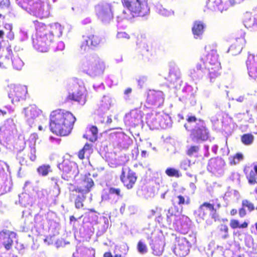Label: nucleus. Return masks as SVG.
Returning <instances> with one entry per match:
<instances>
[{"mask_svg": "<svg viewBox=\"0 0 257 257\" xmlns=\"http://www.w3.org/2000/svg\"><path fill=\"white\" fill-rule=\"evenodd\" d=\"M63 29L64 28L58 23L47 26L44 24H39L36 27V35L32 37L34 48L38 52H48L55 37L60 38L62 35Z\"/></svg>", "mask_w": 257, "mask_h": 257, "instance_id": "nucleus-1", "label": "nucleus"}, {"mask_svg": "<svg viewBox=\"0 0 257 257\" xmlns=\"http://www.w3.org/2000/svg\"><path fill=\"white\" fill-rule=\"evenodd\" d=\"M75 121L76 118L71 112L65 110H56L50 114V129L57 135L66 136L71 132Z\"/></svg>", "mask_w": 257, "mask_h": 257, "instance_id": "nucleus-2", "label": "nucleus"}, {"mask_svg": "<svg viewBox=\"0 0 257 257\" xmlns=\"http://www.w3.org/2000/svg\"><path fill=\"white\" fill-rule=\"evenodd\" d=\"M126 10L116 17L117 27L124 20H132L135 17H145L150 14L148 0H121Z\"/></svg>", "mask_w": 257, "mask_h": 257, "instance_id": "nucleus-3", "label": "nucleus"}, {"mask_svg": "<svg viewBox=\"0 0 257 257\" xmlns=\"http://www.w3.org/2000/svg\"><path fill=\"white\" fill-rule=\"evenodd\" d=\"M78 68L80 71L93 77L103 73L105 65L97 54L93 53L83 57L78 64Z\"/></svg>", "mask_w": 257, "mask_h": 257, "instance_id": "nucleus-4", "label": "nucleus"}, {"mask_svg": "<svg viewBox=\"0 0 257 257\" xmlns=\"http://www.w3.org/2000/svg\"><path fill=\"white\" fill-rule=\"evenodd\" d=\"M165 211L168 225L182 234H186L188 232L190 220L187 216L182 215L177 206H172Z\"/></svg>", "mask_w": 257, "mask_h": 257, "instance_id": "nucleus-5", "label": "nucleus"}, {"mask_svg": "<svg viewBox=\"0 0 257 257\" xmlns=\"http://www.w3.org/2000/svg\"><path fill=\"white\" fill-rule=\"evenodd\" d=\"M17 4L31 15L42 19L50 15V6L42 0H16Z\"/></svg>", "mask_w": 257, "mask_h": 257, "instance_id": "nucleus-6", "label": "nucleus"}, {"mask_svg": "<svg viewBox=\"0 0 257 257\" xmlns=\"http://www.w3.org/2000/svg\"><path fill=\"white\" fill-rule=\"evenodd\" d=\"M188 123L194 125V127L191 131L190 137L192 141L200 143L207 140L209 138V133L206 127L205 122L199 119H197L195 116H188L187 118Z\"/></svg>", "mask_w": 257, "mask_h": 257, "instance_id": "nucleus-7", "label": "nucleus"}, {"mask_svg": "<svg viewBox=\"0 0 257 257\" xmlns=\"http://www.w3.org/2000/svg\"><path fill=\"white\" fill-rule=\"evenodd\" d=\"M200 61L208 70V77L210 81L212 82V80L218 76V71L220 69L216 50H210L204 57L201 58Z\"/></svg>", "mask_w": 257, "mask_h": 257, "instance_id": "nucleus-8", "label": "nucleus"}, {"mask_svg": "<svg viewBox=\"0 0 257 257\" xmlns=\"http://www.w3.org/2000/svg\"><path fill=\"white\" fill-rule=\"evenodd\" d=\"M58 167L62 172V178L66 181L74 179L79 173L77 164L68 159L64 160L61 163H59Z\"/></svg>", "mask_w": 257, "mask_h": 257, "instance_id": "nucleus-9", "label": "nucleus"}, {"mask_svg": "<svg viewBox=\"0 0 257 257\" xmlns=\"http://www.w3.org/2000/svg\"><path fill=\"white\" fill-rule=\"evenodd\" d=\"M112 4L101 3L95 6V12L98 19L104 24H109L113 18Z\"/></svg>", "mask_w": 257, "mask_h": 257, "instance_id": "nucleus-10", "label": "nucleus"}, {"mask_svg": "<svg viewBox=\"0 0 257 257\" xmlns=\"http://www.w3.org/2000/svg\"><path fill=\"white\" fill-rule=\"evenodd\" d=\"M103 42L104 38L98 35H90L88 36H83L80 49L81 51L83 52H87L90 49L95 50Z\"/></svg>", "mask_w": 257, "mask_h": 257, "instance_id": "nucleus-11", "label": "nucleus"}, {"mask_svg": "<svg viewBox=\"0 0 257 257\" xmlns=\"http://www.w3.org/2000/svg\"><path fill=\"white\" fill-rule=\"evenodd\" d=\"M194 215L198 222H200L201 220L206 219L208 215H210L215 221L218 218L214 205L207 202L204 203L197 210H195Z\"/></svg>", "mask_w": 257, "mask_h": 257, "instance_id": "nucleus-12", "label": "nucleus"}, {"mask_svg": "<svg viewBox=\"0 0 257 257\" xmlns=\"http://www.w3.org/2000/svg\"><path fill=\"white\" fill-rule=\"evenodd\" d=\"M169 72L165 79L173 85L174 88H177L181 86L182 82L181 72L179 68L174 62L169 63Z\"/></svg>", "mask_w": 257, "mask_h": 257, "instance_id": "nucleus-13", "label": "nucleus"}, {"mask_svg": "<svg viewBox=\"0 0 257 257\" xmlns=\"http://www.w3.org/2000/svg\"><path fill=\"white\" fill-rule=\"evenodd\" d=\"M27 93V88L26 86L12 85L8 96L12 103L15 104L21 100H25Z\"/></svg>", "mask_w": 257, "mask_h": 257, "instance_id": "nucleus-14", "label": "nucleus"}, {"mask_svg": "<svg viewBox=\"0 0 257 257\" xmlns=\"http://www.w3.org/2000/svg\"><path fill=\"white\" fill-rule=\"evenodd\" d=\"M225 163L221 158L216 157L209 160L207 170L217 177H220L224 174Z\"/></svg>", "mask_w": 257, "mask_h": 257, "instance_id": "nucleus-15", "label": "nucleus"}, {"mask_svg": "<svg viewBox=\"0 0 257 257\" xmlns=\"http://www.w3.org/2000/svg\"><path fill=\"white\" fill-rule=\"evenodd\" d=\"M32 184H33L30 181H26L25 183L24 189L26 190H28L32 188L34 191L36 192L38 199V205L41 209H42L48 203V192L46 189L38 190L37 187H33Z\"/></svg>", "mask_w": 257, "mask_h": 257, "instance_id": "nucleus-16", "label": "nucleus"}, {"mask_svg": "<svg viewBox=\"0 0 257 257\" xmlns=\"http://www.w3.org/2000/svg\"><path fill=\"white\" fill-rule=\"evenodd\" d=\"M143 112L139 109L132 110L125 114L124 122L126 125L132 127L141 125L143 123Z\"/></svg>", "mask_w": 257, "mask_h": 257, "instance_id": "nucleus-17", "label": "nucleus"}, {"mask_svg": "<svg viewBox=\"0 0 257 257\" xmlns=\"http://www.w3.org/2000/svg\"><path fill=\"white\" fill-rule=\"evenodd\" d=\"M94 186V183L91 177V175L88 174L85 175L82 178L79 185L76 188L71 189L70 190H75L81 194L86 195L89 193Z\"/></svg>", "mask_w": 257, "mask_h": 257, "instance_id": "nucleus-18", "label": "nucleus"}, {"mask_svg": "<svg viewBox=\"0 0 257 257\" xmlns=\"http://www.w3.org/2000/svg\"><path fill=\"white\" fill-rule=\"evenodd\" d=\"M75 90L71 93L69 92L67 96L69 100L77 102L79 104L83 105L86 101V91L85 88L82 86L76 84L74 86Z\"/></svg>", "mask_w": 257, "mask_h": 257, "instance_id": "nucleus-19", "label": "nucleus"}, {"mask_svg": "<svg viewBox=\"0 0 257 257\" xmlns=\"http://www.w3.org/2000/svg\"><path fill=\"white\" fill-rule=\"evenodd\" d=\"M120 180L127 189L133 188L137 180L136 173L127 167L123 168Z\"/></svg>", "mask_w": 257, "mask_h": 257, "instance_id": "nucleus-20", "label": "nucleus"}, {"mask_svg": "<svg viewBox=\"0 0 257 257\" xmlns=\"http://www.w3.org/2000/svg\"><path fill=\"white\" fill-rule=\"evenodd\" d=\"M164 94L161 91L150 90L148 92L147 102L157 107L160 106L164 102Z\"/></svg>", "mask_w": 257, "mask_h": 257, "instance_id": "nucleus-21", "label": "nucleus"}, {"mask_svg": "<svg viewBox=\"0 0 257 257\" xmlns=\"http://www.w3.org/2000/svg\"><path fill=\"white\" fill-rule=\"evenodd\" d=\"M207 73L208 75V70L201 61L198 62L195 66L190 69L189 71V76L194 81L200 80Z\"/></svg>", "mask_w": 257, "mask_h": 257, "instance_id": "nucleus-22", "label": "nucleus"}, {"mask_svg": "<svg viewBox=\"0 0 257 257\" xmlns=\"http://www.w3.org/2000/svg\"><path fill=\"white\" fill-rule=\"evenodd\" d=\"M27 123L32 126L36 118L41 114V110L35 105H31L24 109Z\"/></svg>", "mask_w": 257, "mask_h": 257, "instance_id": "nucleus-23", "label": "nucleus"}, {"mask_svg": "<svg viewBox=\"0 0 257 257\" xmlns=\"http://www.w3.org/2000/svg\"><path fill=\"white\" fill-rule=\"evenodd\" d=\"M249 76L255 79L257 78V55L250 54L246 61Z\"/></svg>", "mask_w": 257, "mask_h": 257, "instance_id": "nucleus-24", "label": "nucleus"}, {"mask_svg": "<svg viewBox=\"0 0 257 257\" xmlns=\"http://www.w3.org/2000/svg\"><path fill=\"white\" fill-rule=\"evenodd\" d=\"M16 235L15 232L7 230L0 232V239L7 250H9L12 247Z\"/></svg>", "mask_w": 257, "mask_h": 257, "instance_id": "nucleus-25", "label": "nucleus"}, {"mask_svg": "<svg viewBox=\"0 0 257 257\" xmlns=\"http://www.w3.org/2000/svg\"><path fill=\"white\" fill-rule=\"evenodd\" d=\"M114 101L110 94L103 95L98 104V110L102 113L107 112L113 105Z\"/></svg>", "mask_w": 257, "mask_h": 257, "instance_id": "nucleus-26", "label": "nucleus"}, {"mask_svg": "<svg viewBox=\"0 0 257 257\" xmlns=\"http://www.w3.org/2000/svg\"><path fill=\"white\" fill-rule=\"evenodd\" d=\"M161 114L160 113H148L146 115V122L150 129H159L160 127L159 123Z\"/></svg>", "mask_w": 257, "mask_h": 257, "instance_id": "nucleus-27", "label": "nucleus"}, {"mask_svg": "<svg viewBox=\"0 0 257 257\" xmlns=\"http://www.w3.org/2000/svg\"><path fill=\"white\" fill-rule=\"evenodd\" d=\"M206 27V24L202 21H195L193 24L192 32L195 39H202Z\"/></svg>", "mask_w": 257, "mask_h": 257, "instance_id": "nucleus-28", "label": "nucleus"}, {"mask_svg": "<svg viewBox=\"0 0 257 257\" xmlns=\"http://www.w3.org/2000/svg\"><path fill=\"white\" fill-rule=\"evenodd\" d=\"M116 139L117 146L122 149H127L133 143L132 140L123 133H117Z\"/></svg>", "mask_w": 257, "mask_h": 257, "instance_id": "nucleus-29", "label": "nucleus"}, {"mask_svg": "<svg viewBox=\"0 0 257 257\" xmlns=\"http://www.w3.org/2000/svg\"><path fill=\"white\" fill-rule=\"evenodd\" d=\"M153 252L155 255H160L162 254L164 250L163 242L159 239H153L150 242Z\"/></svg>", "mask_w": 257, "mask_h": 257, "instance_id": "nucleus-30", "label": "nucleus"}, {"mask_svg": "<svg viewBox=\"0 0 257 257\" xmlns=\"http://www.w3.org/2000/svg\"><path fill=\"white\" fill-rule=\"evenodd\" d=\"M242 207L239 209L238 213L240 217H244L246 214V212L245 209V208H247L249 212H251L254 209L253 204L249 201L244 199L241 202Z\"/></svg>", "mask_w": 257, "mask_h": 257, "instance_id": "nucleus-31", "label": "nucleus"}, {"mask_svg": "<svg viewBox=\"0 0 257 257\" xmlns=\"http://www.w3.org/2000/svg\"><path fill=\"white\" fill-rule=\"evenodd\" d=\"M87 128L88 130L86 134L83 136L84 138L89 140L91 142H94L97 139V127L94 125H90Z\"/></svg>", "mask_w": 257, "mask_h": 257, "instance_id": "nucleus-32", "label": "nucleus"}, {"mask_svg": "<svg viewBox=\"0 0 257 257\" xmlns=\"http://www.w3.org/2000/svg\"><path fill=\"white\" fill-rule=\"evenodd\" d=\"M255 15L252 16L250 13H247L244 16L243 24L244 26L247 28H256Z\"/></svg>", "mask_w": 257, "mask_h": 257, "instance_id": "nucleus-33", "label": "nucleus"}, {"mask_svg": "<svg viewBox=\"0 0 257 257\" xmlns=\"http://www.w3.org/2000/svg\"><path fill=\"white\" fill-rule=\"evenodd\" d=\"M206 6L208 9L213 11H220L222 12L223 8H222L221 0H207Z\"/></svg>", "mask_w": 257, "mask_h": 257, "instance_id": "nucleus-34", "label": "nucleus"}, {"mask_svg": "<svg viewBox=\"0 0 257 257\" xmlns=\"http://www.w3.org/2000/svg\"><path fill=\"white\" fill-rule=\"evenodd\" d=\"M159 123H160V127L163 129H167L172 126V121L171 117L168 114H161V118L160 119Z\"/></svg>", "mask_w": 257, "mask_h": 257, "instance_id": "nucleus-35", "label": "nucleus"}, {"mask_svg": "<svg viewBox=\"0 0 257 257\" xmlns=\"http://www.w3.org/2000/svg\"><path fill=\"white\" fill-rule=\"evenodd\" d=\"M210 120L215 130L221 131H225L226 125L224 124L223 121H219L217 115L212 116Z\"/></svg>", "mask_w": 257, "mask_h": 257, "instance_id": "nucleus-36", "label": "nucleus"}, {"mask_svg": "<svg viewBox=\"0 0 257 257\" xmlns=\"http://www.w3.org/2000/svg\"><path fill=\"white\" fill-rule=\"evenodd\" d=\"M156 11L159 15L167 17L173 16L174 14V12L173 10L167 9L160 4H157L156 6Z\"/></svg>", "mask_w": 257, "mask_h": 257, "instance_id": "nucleus-37", "label": "nucleus"}, {"mask_svg": "<svg viewBox=\"0 0 257 257\" xmlns=\"http://www.w3.org/2000/svg\"><path fill=\"white\" fill-rule=\"evenodd\" d=\"M183 95L182 97H179L180 101L186 102L188 99H190L192 96V88L190 86H187L182 89Z\"/></svg>", "mask_w": 257, "mask_h": 257, "instance_id": "nucleus-38", "label": "nucleus"}, {"mask_svg": "<svg viewBox=\"0 0 257 257\" xmlns=\"http://www.w3.org/2000/svg\"><path fill=\"white\" fill-rule=\"evenodd\" d=\"M11 58L13 68L17 70H20L24 65L23 61L18 55L13 56Z\"/></svg>", "mask_w": 257, "mask_h": 257, "instance_id": "nucleus-39", "label": "nucleus"}, {"mask_svg": "<svg viewBox=\"0 0 257 257\" xmlns=\"http://www.w3.org/2000/svg\"><path fill=\"white\" fill-rule=\"evenodd\" d=\"M109 196L111 197L114 196L115 201L122 198L123 195L121 193V190L119 188L115 187H110L108 190Z\"/></svg>", "mask_w": 257, "mask_h": 257, "instance_id": "nucleus-40", "label": "nucleus"}, {"mask_svg": "<svg viewBox=\"0 0 257 257\" xmlns=\"http://www.w3.org/2000/svg\"><path fill=\"white\" fill-rule=\"evenodd\" d=\"M174 201L180 206L189 205L190 203V198L188 196L178 195L174 198Z\"/></svg>", "mask_w": 257, "mask_h": 257, "instance_id": "nucleus-41", "label": "nucleus"}, {"mask_svg": "<svg viewBox=\"0 0 257 257\" xmlns=\"http://www.w3.org/2000/svg\"><path fill=\"white\" fill-rule=\"evenodd\" d=\"M246 177L248 179V183L250 184H254L256 182V179L257 178V174L253 170H250L248 173V171L247 168H245L244 170Z\"/></svg>", "mask_w": 257, "mask_h": 257, "instance_id": "nucleus-42", "label": "nucleus"}, {"mask_svg": "<svg viewBox=\"0 0 257 257\" xmlns=\"http://www.w3.org/2000/svg\"><path fill=\"white\" fill-rule=\"evenodd\" d=\"M254 136L251 134H245L241 137V142L246 146L251 145L254 141Z\"/></svg>", "mask_w": 257, "mask_h": 257, "instance_id": "nucleus-43", "label": "nucleus"}, {"mask_svg": "<svg viewBox=\"0 0 257 257\" xmlns=\"http://www.w3.org/2000/svg\"><path fill=\"white\" fill-rule=\"evenodd\" d=\"M101 219L104 223V225L101 226V229H99L97 232V235L100 236L103 234L107 230L109 226V221L107 217L102 216Z\"/></svg>", "mask_w": 257, "mask_h": 257, "instance_id": "nucleus-44", "label": "nucleus"}, {"mask_svg": "<svg viewBox=\"0 0 257 257\" xmlns=\"http://www.w3.org/2000/svg\"><path fill=\"white\" fill-rule=\"evenodd\" d=\"M200 150L199 146L193 145L188 147L187 151V154L190 157H197Z\"/></svg>", "mask_w": 257, "mask_h": 257, "instance_id": "nucleus-45", "label": "nucleus"}, {"mask_svg": "<svg viewBox=\"0 0 257 257\" xmlns=\"http://www.w3.org/2000/svg\"><path fill=\"white\" fill-rule=\"evenodd\" d=\"M15 127V125L14 122V120L12 118H9L5 122L4 126L1 128V130H6L8 131H12Z\"/></svg>", "mask_w": 257, "mask_h": 257, "instance_id": "nucleus-46", "label": "nucleus"}, {"mask_svg": "<svg viewBox=\"0 0 257 257\" xmlns=\"http://www.w3.org/2000/svg\"><path fill=\"white\" fill-rule=\"evenodd\" d=\"M51 167L49 165H43L37 169L38 173L43 176L47 175L49 172L51 171Z\"/></svg>", "mask_w": 257, "mask_h": 257, "instance_id": "nucleus-47", "label": "nucleus"}, {"mask_svg": "<svg viewBox=\"0 0 257 257\" xmlns=\"http://www.w3.org/2000/svg\"><path fill=\"white\" fill-rule=\"evenodd\" d=\"M137 249L141 254H145L148 252L147 246L143 240H140L137 244Z\"/></svg>", "mask_w": 257, "mask_h": 257, "instance_id": "nucleus-48", "label": "nucleus"}, {"mask_svg": "<svg viewBox=\"0 0 257 257\" xmlns=\"http://www.w3.org/2000/svg\"><path fill=\"white\" fill-rule=\"evenodd\" d=\"M166 174L170 177H176L179 178L182 176L181 173L179 170L173 168H168L165 171Z\"/></svg>", "mask_w": 257, "mask_h": 257, "instance_id": "nucleus-49", "label": "nucleus"}, {"mask_svg": "<svg viewBox=\"0 0 257 257\" xmlns=\"http://www.w3.org/2000/svg\"><path fill=\"white\" fill-rule=\"evenodd\" d=\"M24 196V199H23L22 197V196H19L20 202L22 205L24 206L26 205H30L32 206L33 202L31 198H30L29 196L27 194H22Z\"/></svg>", "mask_w": 257, "mask_h": 257, "instance_id": "nucleus-50", "label": "nucleus"}, {"mask_svg": "<svg viewBox=\"0 0 257 257\" xmlns=\"http://www.w3.org/2000/svg\"><path fill=\"white\" fill-rule=\"evenodd\" d=\"M19 38L21 41H25L28 39V31L24 27H21L19 32Z\"/></svg>", "mask_w": 257, "mask_h": 257, "instance_id": "nucleus-51", "label": "nucleus"}, {"mask_svg": "<svg viewBox=\"0 0 257 257\" xmlns=\"http://www.w3.org/2000/svg\"><path fill=\"white\" fill-rule=\"evenodd\" d=\"M242 49V47L240 46H237L235 44H233L230 46L227 52H230L232 55H236L241 52Z\"/></svg>", "mask_w": 257, "mask_h": 257, "instance_id": "nucleus-52", "label": "nucleus"}, {"mask_svg": "<svg viewBox=\"0 0 257 257\" xmlns=\"http://www.w3.org/2000/svg\"><path fill=\"white\" fill-rule=\"evenodd\" d=\"M243 156L241 153H237L234 155V156L232 158H229L230 163L231 165L237 164L239 163V162L240 161H242L243 160Z\"/></svg>", "mask_w": 257, "mask_h": 257, "instance_id": "nucleus-53", "label": "nucleus"}, {"mask_svg": "<svg viewBox=\"0 0 257 257\" xmlns=\"http://www.w3.org/2000/svg\"><path fill=\"white\" fill-rule=\"evenodd\" d=\"M219 230L221 233V237L226 239L228 237V228L227 225L221 224L219 226Z\"/></svg>", "mask_w": 257, "mask_h": 257, "instance_id": "nucleus-54", "label": "nucleus"}, {"mask_svg": "<svg viewBox=\"0 0 257 257\" xmlns=\"http://www.w3.org/2000/svg\"><path fill=\"white\" fill-rule=\"evenodd\" d=\"M85 198L84 195L81 194L79 195L76 198L75 200V207L77 209H79L81 207H83V204L82 203L83 201Z\"/></svg>", "mask_w": 257, "mask_h": 257, "instance_id": "nucleus-55", "label": "nucleus"}, {"mask_svg": "<svg viewBox=\"0 0 257 257\" xmlns=\"http://www.w3.org/2000/svg\"><path fill=\"white\" fill-rule=\"evenodd\" d=\"M17 159L21 166L27 165V161L22 152H19L18 153Z\"/></svg>", "mask_w": 257, "mask_h": 257, "instance_id": "nucleus-56", "label": "nucleus"}, {"mask_svg": "<svg viewBox=\"0 0 257 257\" xmlns=\"http://www.w3.org/2000/svg\"><path fill=\"white\" fill-rule=\"evenodd\" d=\"M144 196L147 199L153 198L155 196V192L153 191V189L150 187L145 188L144 190Z\"/></svg>", "mask_w": 257, "mask_h": 257, "instance_id": "nucleus-57", "label": "nucleus"}, {"mask_svg": "<svg viewBox=\"0 0 257 257\" xmlns=\"http://www.w3.org/2000/svg\"><path fill=\"white\" fill-rule=\"evenodd\" d=\"M38 139L37 134L34 133L30 135L29 139V147H35L36 141Z\"/></svg>", "mask_w": 257, "mask_h": 257, "instance_id": "nucleus-58", "label": "nucleus"}, {"mask_svg": "<svg viewBox=\"0 0 257 257\" xmlns=\"http://www.w3.org/2000/svg\"><path fill=\"white\" fill-rule=\"evenodd\" d=\"M190 161L188 159L183 160L180 164V168L184 170H187L190 167Z\"/></svg>", "mask_w": 257, "mask_h": 257, "instance_id": "nucleus-59", "label": "nucleus"}, {"mask_svg": "<svg viewBox=\"0 0 257 257\" xmlns=\"http://www.w3.org/2000/svg\"><path fill=\"white\" fill-rule=\"evenodd\" d=\"M81 218V216L78 218H75L74 216L70 217V224L73 226V228H76L78 223V220Z\"/></svg>", "mask_w": 257, "mask_h": 257, "instance_id": "nucleus-60", "label": "nucleus"}, {"mask_svg": "<svg viewBox=\"0 0 257 257\" xmlns=\"http://www.w3.org/2000/svg\"><path fill=\"white\" fill-rule=\"evenodd\" d=\"M152 144L148 140H145L140 145V147L141 149H146L148 148H151Z\"/></svg>", "mask_w": 257, "mask_h": 257, "instance_id": "nucleus-61", "label": "nucleus"}, {"mask_svg": "<svg viewBox=\"0 0 257 257\" xmlns=\"http://www.w3.org/2000/svg\"><path fill=\"white\" fill-rule=\"evenodd\" d=\"M117 39H130L129 35L125 32H118L116 35Z\"/></svg>", "mask_w": 257, "mask_h": 257, "instance_id": "nucleus-62", "label": "nucleus"}, {"mask_svg": "<svg viewBox=\"0 0 257 257\" xmlns=\"http://www.w3.org/2000/svg\"><path fill=\"white\" fill-rule=\"evenodd\" d=\"M147 81V77L145 76H140L139 79H138V85L140 86V87H142Z\"/></svg>", "mask_w": 257, "mask_h": 257, "instance_id": "nucleus-63", "label": "nucleus"}, {"mask_svg": "<svg viewBox=\"0 0 257 257\" xmlns=\"http://www.w3.org/2000/svg\"><path fill=\"white\" fill-rule=\"evenodd\" d=\"M86 153V154L89 155L92 152V145L86 143L82 149Z\"/></svg>", "mask_w": 257, "mask_h": 257, "instance_id": "nucleus-64", "label": "nucleus"}]
</instances>
